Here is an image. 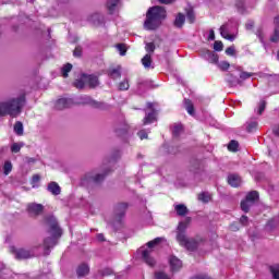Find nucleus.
<instances>
[{
	"label": "nucleus",
	"instance_id": "57",
	"mask_svg": "<svg viewBox=\"0 0 279 279\" xmlns=\"http://www.w3.org/2000/svg\"><path fill=\"white\" fill-rule=\"evenodd\" d=\"M38 182H40V177L38 174H34L32 178L33 189H36V184H38Z\"/></svg>",
	"mask_w": 279,
	"mask_h": 279
},
{
	"label": "nucleus",
	"instance_id": "58",
	"mask_svg": "<svg viewBox=\"0 0 279 279\" xmlns=\"http://www.w3.org/2000/svg\"><path fill=\"white\" fill-rule=\"evenodd\" d=\"M74 58H82V47L77 46L73 51Z\"/></svg>",
	"mask_w": 279,
	"mask_h": 279
},
{
	"label": "nucleus",
	"instance_id": "6",
	"mask_svg": "<svg viewBox=\"0 0 279 279\" xmlns=\"http://www.w3.org/2000/svg\"><path fill=\"white\" fill-rule=\"evenodd\" d=\"M74 104L83 105V106H92L93 108L104 109L106 108V104L99 102L97 100H93L90 96H78L74 98Z\"/></svg>",
	"mask_w": 279,
	"mask_h": 279
},
{
	"label": "nucleus",
	"instance_id": "24",
	"mask_svg": "<svg viewBox=\"0 0 279 279\" xmlns=\"http://www.w3.org/2000/svg\"><path fill=\"white\" fill-rule=\"evenodd\" d=\"M174 210L179 217H186L189 215V208L184 204L174 205Z\"/></svg>",
	"mask_w": 279,
	"mask_h": 279
},
{
	"label": "nucleus",
	"instance_id": "13",
	"mask_svg": "<svg viewBox=\"0 0 279 279\" xmlns=\"http://www.w3.org/2000/svg\"><path fill=\"white\" fill-rule=\"evenodd\" d=\"M202 58L210 64H217V62H219V54H217L215 51L205 50L202 52Z\"/></svg>",
	"mask_w": 279,
	"mask_h": 279
},
{
	"label": "nucleus",
	"instance_id": "5",
	"mask_svg": "<svg viewBox=\"0 0 279 279\" xmlns=\"http://www.w3.org/2000/svg\"><path fill=\"white\" fill-rule=\"evenodd\" d=\"M239 33V20L230 19L226 24L220 26V36L230 43H234Z\"/></svg>",
	"mask_w": 279,
	"mask_h": 279
},
{
	"label": "nucleus",
	"instance_id": "16",
	"mask_svg": "<svg viewBox=\"0 0 279 279\" xmlns=\"http://www.w3.org/2000/svg\"><path fill=\"white\" fill-rule=\"evenodd\" d=\"M119 3H121V0H107V10L109 14H117V12H119Z\"/></svg>",
	"mask_w": 279,
	"mask_h": 279
},
{
	"label": "nucleus",
	"instance_id": "14",
	"mask_svg": "<svg viewBox=\"0 0 279 279\" xmlns=\"http://www.w3.org/2000/svg\"><path fill=\"white\" fill-rule=\"evenodd\" d=\"M83 78L86 81L89 88H97V86H99V77L96 75L83 73Z\"/></svg>",
	"mask_w": 279,
	"mask_h": 279
},
{
	"label": "nucleus",
	"instance_id": "46",
	"mask_svg": "<svg viewBox=\"0 0 279 279\" xmlns=\"http://www.w3.org/2000/svg\"><path fill=\"white\" fill-rule=\"evenodd\" d=\"M182 133V124H177L172 129V136L178 137Z\"/></svg>",
	"mask_w": 279,
	"mask_h": 279
},
{
	"label": "nucleus",
	"instance_id": "15",
	"mask_svg": "<svg viewBox=\"0 0 279 279\" xmlns=\"http://www.w3.org/2000/svg\"><path fill=\"white\" fill-rule=\"evenodd\" d=\"M245 130L250 134L256 132L258 130V118H251L246 123H245Z\"/></svg>",
	"mask_w": 279,
	"mask_h": 279
},
{
	"label": "nucleus",
	"instance_id": "44",
	"mask_svg": "<svg viewBox=\"0 0 279 279\" xmlns=\"http://www.w3.org/2000/svg\"><path fill=\"white\" fill-rule=\"evenodd\" d=\"M11 172H12V162L5 161L3 166V173L4 175H10Z\"/></svg>",
	"mask_w": 279,
	"mask_h": 279
},
{
	"label": "nucleus",
	"instance_id": "40",
	"mask_svg": "<svg viewBox=\"0 0 279 279\" xmlns=\"http://www.w3.org/2000/svg\"><path fill=\"white\" fill-rule=\"evenodd\" d=\"M14 132L17 136H23V132H24L23 122H21V121L15 122Z\"/></svg>",
	"mask_w": 279,
	"mask_h": 279
},
{
	"label": "nucleus",
	"instance_id": "21",
	"mask_svg": "<svg viewBox=\"0 0 279 279\" xmlns=\"http://www.w3.org/2000/svg\"><path fill=\"white\" fill-rule=\"evenodd\" d=\"M142 258L149 267H154V265H156V259L149 256V250L142 251Z\"/></svg>",
	"mask_w": 279,
	"mask_h": 279
},
{
	"label": "nucleus",
	"instance_id": "12",
	"mask_svg": "<svg viewBox=\"0 0 279 279\" xmlns=\"http://www.w3.org/2000/svg\"><path fill=\"white\" fill-rule=\"evenodd\" d=\"M170 271L175 274L182 269V262L175 255L169 257Z\"/></svg>",
	"mask_w": 279,
	"mask_h": 279
},
{
	"label": "nucleus",
	"instance_id": "19",
	"mask_svg": "<svg viewBox=\"0 0 279 279\" xmlns=\"http://www.w3.org/2000/svg\"><path fill=\"white\" fill-rule=\"evenodd\" d=\"M184 23H186V15L178 13L173 22L174 27H177V29H182V27H184Z\"/></svg>",
	"mask_w": 279,
	"mask_h": 279
},
{
	"label": "nucleus",
	"instance_id": "41",
	"mask_svg": "<svg viewBox=\"0 0 279 279\" xmlns=\"http://www.w3.org/2000/svg\"><path fill=\"white\" fill-rule=\"evenodd\" d=\"M150 87H151L150 81L144 80L137 83V90H141L142 88H150Z\"/></svg>",
	"mask_w": 279,
	"mask_h": 279
},
{
	"label": "nucleus",
	"instance_id": "22",
	"mask_svg": "<svg viewBox=\"0 0 279 279\" xmlns=\"http://www.w3.org/2000/svg\"><path fill=\"white\" fill-rule=\"evenodd\" d=\"M90 21L92 23H94V25L99 26V25H106V19L104 17L102 14L99 13H95L90 16Z\"/></svg>",
	"mask_w": 279,
	"mask_h": 279
},
{
	"label": "nucleus",
	"instance_id": "50",
	"mask_svg": "<svg viewBox=\"0 0 279 279\" xmlns=\"http://www.w3.org/2000/svg\"><path fill=\"white\" fill-rule=\"evenodd\" d=\"M155 279H171V277L163 271H157L155 272Z\"/></svg>",
	"mask_w": 279,
	"mask_h": 279
},
{
	"label": "nucleus",
	"instance_id": "7",
	"mask_svg": "<svg viewBox=\"0 0 279 279\" xmlns=\"http://www.w3.org/2000/svg\"><path fill=\"white\" fill-rule=\"evenodd\" d=\"M130 204L128 203H118L113 206V217L118 223H121L125 219V213H128Z\"/></svg>",
	"mask_w": 279,
	"mask_h": 279
},
{
	"label": "nucleus",
	"instance_id": "31",
	"mask_svg": "<svg viewBox=\"0 0 279 279\" xmlns=\"http://www.w3.org/2000/svg\"><path fill=\"white\" fill-rule=\"evenodd\" d=\"M269 271L272 276V279H279V264L270 265Z\"/></svg>",
	"mask_w": 279,
	"mask_h": 279
},
{
	"label": "nucleus",
	"instance_id": "33",
	"mask_svg": "<svg viewBox=\"0 0 279 279\" xmlns=\"http://www.w3.org/2000/svg\"><path fill=\"white\" fill-rule=\"evenodd\" d=\"M73 70V64L66 63L61 68V75L63 77H69V73Z\"/></svg>",
	"mask_w": 279,
	"mask_h": 279
},
{
	"label": "nucleus",
	"instance_id": "2",
	"mask_svg": "<svg viewBox=\"0 0 279 279\" xmlns=\"http://www.w3.org/2000/svg\"><path fill=\"white\" fill-rule=\"evenodd\" d=\"M167 19V10L163 7L155 5L148 9L146 13V20L144 22L145 29L154 32L158 29L162 24V21Z\"/></svg>",
	"mask_w": 279,
	"mask_h": 279
},
{
	"label": "nucleus",
	"instance_id": "1",
	"mask_svg": "<svg viewBox=\"0 0 279 279\" xmlns=\"http://www.w3.org/2000/svg\"><path fill=\"white\" fill-rule=\"evenodd\" d=\"M46 223L49 227L48 234L51 236L44 240V253L46 256H49L52 247L58 245V239L62 236V228H60V225H58V219H56L53 216L46 217Z\"/></svg>",
	"mask_w": 279,
	"mask_h": 279
},
{
	"label": "nucleus",
	"instance_id": "37",
	"mask_svg": "<svg viewBox=\"0 0 279 279\" xmlns=\"http://www.w3.org/2000/svg\"><path fill=\"white\" fill-rule=\"evenodd\" d=\"M162 241H165V238H155L153 241L147 242L146 245L151 250L153 247H156V245H160Z\"/></svg>",
	"mask_w": 279,
	"mask_h": 279
},
{
	"label": "nucleus",
	"instance_id": "43",
	"mask_svg": "<svg viewBox=\"0 0 279 279\" xmlns=\"http://www.w3.org/2000/svg\"><path fill=\"white\" fill-rule=\"evenodd\" d=\"M229 151H239V142L232 140L228 145Z\"/></svg>",
	"mask_w": 279,
	"mask_h": 279
},
{
	"label": "nucleus",
	"instance_id": "39",
	"mask_svg": "<svg viewBox=\"0 0 279 279\" xmlns=\"http://www.w3.org/2000/svg\"><path fill=\"white\" fill-rule=\"evenodd\" d=\"M216 65L220 71H228L230 69V62L228 61H217Z\"/></svg>",
	"mask_w": 279,
	"mask_h": 279
},
{
	"label": "nucleus",
	"instance_id": "38",
	"mask_svg": "<svg viewBox=\"0 0 279 279\" xmlns=\"http://www.w3.org/2000/svg\"><path fill=\"white\" fill-rule=\"evenodd\" d=\"M25 147V143L20 142V143H13L11 145V151L12 154H19V151H21V148Z\"/></svg>",
	"mask_w": 279,
	"mask_h": 279
},
{
	"label": "nucleus",
	"instance_id": "59",
	"mask_svg": "<svg viewBox=\"0 0 279 279\" xmlns=\"http://www.w3.org/2000/svg\"><path fill=\"white\" fill-rule=\"evenodd\" d=\"M112 268H105L101 270V276H112Z\"/></svg>",
	"mask_w": 279,
	"mask_h": 279
},
{
	"label": "nucleus",
	"instance_id": "55",
	"mask_svg": "<svg viewBox=\"0 0 279 279\" xmlns=\"http://www.w3.org/2000/svg\"><path fill=\"white\" fill-rule=\"evenodd\" d=\"M148 134L149 132H147L146 130H141L137 133V136L141 138V141H145V138H148Z\"/></svg>",
	"mask_w": 279,
	"mask_h": 279
},
{
	"label": "nucleus",
	"instance_id": "27",
	"mask_svg": "<svg viewBox=\"0 0 279 279\" xmlns=\"http://www.w3.org/2000/svg\"><path fill=\"white\" fill-rule=\"evenodd\" d=\"M184 106L187 114L195 117V107L193 106V101H191V99L184 98Z\"/></svg>",
	"mask_w": 279,
	"mask_h": 279
},
{
	"label": "nucleus",
	"instance_id": "64",
	"mask_svg": "<svg viewBox=\"0 0 279 279\" xmlns=\"http://www.w3.org/2000/svg\"><path fill=\"white\" fill-rule=\"evenodd\" d=\"M208 40H215V31L209 29Z\"/></svg>",
	"mask_w": 279,
	"mask_h": 279
},
{
	"label": "nucleus",
	"instance_id": "62",
	"mask_svg": "<svg viewBox=\"0 0 279 279\" xmlns=\"http://www.w3.org/2000/svg\"><path fill=\"white\" fill-rule=\"evenodd\" d=\"M274 26H275V29H279V15H277V16L274 19Z\"/></svg>",
	"mask_w": 279,
	"mask_h": 279
},
{
	"label": "nucleus",
	"instance_id": "61",
	"mask_svg": "<svg viewBox=\"0 0 279 279\" xmlns=\"http://www.w3.org/2000/svg\"><path fill=\"white\" fill-rule=\"evenodd\" d=\"M230 230L232 232H239V230H240L239 223H236V222L231 223L230 225Z\"/></svg>",
	"mask_w": 279,
	"mask_h": 279
},
{
	"label": "nucleus",
	"instance_id": "29",
	"mask_svg": "<svg viewBox=\"0 0 279 279\" xmlns=\"http://www.w3.org/2000/svg\"><path fill=\"white\" fill-rule=\"evenodd\" d=\"M265 108H267V101L260 100L257 105V108L254 110L255 114H258V117H260V114L265 112Z\"/></svg>",
	"mask_w": 279,
	"mask_h": 279
},
{
	"label": "nucleus",
	"instance_id": "30",
	"mask_svg": "<svg viewBox=\"0 0 279 279\" xmlns=\"http://www.w3.org/2000/svg\"><path fill=\"white\" fill-rule=\"evenodd\" d=\"M258 197L259 195L257 191H251L246 194L245 199L254 204V202L258 201Z\"/></svg>",
	"mask_w": 279,
	"mask_h": 279
},
{
	"label": "nucleus",
	"instance_id": "56",
	"mask_svg": "<svg viewBox=\"0 0 279 279\" xmlns=\"http://www.w3.org/2000/svg\"><path fill=\"white\" fill-rule=\"evenodd\" d=\"M214 49H215L216 51H223V43H221V41H215V43H214Z\"/></svg>",
	"mask_w": 279,
	"mask_h": 279
},
{
	"label": "nucleus",
	"instance_id": "63",
	"mask_svg": "<svg viewBox=\"0 0 279 279\" xmlns=\"http://www.w3.org/2000/svg\"><path fill=\"white\" fill-rule=\"evenodd\" d=\"M272 134H275V136H279V124L272 128Z\"/></svg>",
	"mask_w": 279,
	"mask_h": 279
},
{
	"label": "nucleus",
	"instance_id": "28",
	"mask_svg": "<svg viewBox=\"0 0 279 279\" xmlns=\"http://www.w3.org/2000/svg\"><path fill=\"white\" fill-rule=\"evenodd\" d=\"M227 82H228L229 86H231V87L239 86V84H241V80L238 78V76H234V74H232V73L228 74Z\"/></svg>",
	"mask_w": 279,
	"mask_h": 279
},
{
	"label": "nucleus",
	"instance_id": "49",
	"mask_svg": "<svg viewBox=\"0 0 279 279\" xmlns=\"http://www.w3.org/2000/svg\"><path fill=\"white\" fill-rule=\"evenodd\" d=\"M116 47L120 56H125V53H128V48H125L124 44H118Z\"/></svg>",
	"mask_w": 279,
	"mask_h": 279
},
{
	"label": "nucleus",
	"instance_id": "51",
	"mask_svg": "<svg viewBox=\"0 0 279 279\" xmlns=\"http://www.w3.org/2000/svg\"><path fill=\"white\" fill-rule=\"evenodd\" d=\"M186 17L190 23H195V12L192 9L186 12Z\"/></svg>",
	"mask_w": 279,
	"mask_h": 279
},
{
	"label": "nucleus",
	"instance_id": "8",
	"mask_svg": "<svg viewBox=\"0 0 279 279\" xmlns=\"http://www.w3.org/2000/svg\"><path fill=\"white\" fill-rule=\"evenodd\" d=\"M106 175H108V172L96 175H93V173H87L81 180V184L82 186H88V184H101V182H104V180L106 179Z\"/></svg>",
	"mask_w": 279,
	"mask_h": 279
},
{
	"label": "nucleus",
	"instance_id": "20",
	"mask_svg": "<svg viewBox=\"0 0 279 279\" xmlns=\"http://www.w3.org/2000/svg\"><path fill=\"white\" fill-rule=\"evenodd\" d=\"M228 184H230V186H233V189L241 186V177H239V174H229Z\"/></svg>",
	"mask_w": 279,
	"mask_h": 279
},
{
	"label": "nucleus",
	"instance_id": "10",
	"mask_svg": "<svg viewBox=\"0 0 279 279\" xmlns=\"http://www.w3.org/2000/svg\"><path fill=\"white\" fill-rule=\"evenodd\" d=\"M71 106H75L74 98L63 97L58 99L54 104L56 110H64L66 108H71Z\"/></svg>",
	"mask_w": 279,
	"mask_h": 279
},
{
	"label": "nucleus",
	"instance_id": "52",
	"mask_svg": "<svg viewBox=\"0 0 279 279\" xmlns=\"http://www.w3.org/2000/svg\"><path fill=\"white\" fill-rule=\"evenodd\" d=\"M226 53L227 56H231L232 58H234L236 56V49L234 48V46H230L226 49Z\"/></svg>",
	"mask_w": 279,
	"mask_h": 279
},
{
	"label": "nucleus",
	"instance_id": "53",
	"mask_svg": "<svg viewBox=\"0 0 279 279\" xmlns=\"http://www.w3.org/2000/svg\"><path fill=\"white\" fill-rule=\"evenodd\" d=\"M116 134L118 136H125L128 134V125H125L124 128L122 129H117L116 130Z\"/></svg>",
	"mask_w": 279,
	"mask_h": 279
},
{
	"label": "nucleus",
	"instance_id": "45",
	"mask_svg": "<svg viewBox=\"0 0 279 279\" xmlns=\"http://www.w3.org/2000/svg\"><path fill=\"white\" fill-rule=\"evenodd\" d=\"M198 199L199 202H204L205 204H207V202H210V194H208L207 192H203L198 195Z\"/></svg>",
	"mask_w": 279,
	"mask_h": 279
},
{
	"label": "nucleus",
	"instance_id": "54",
	"mask_svg": "<svg viewBox=\"0 0 279 279\" xmlns=\"http://www.w3.org/2000/svg\"><path fill=\"white\" fill-rule=\"evenodd\" d=\"M250 77H254V73H250V72H241L240 73V80H250Z\"/></svg>",
	"mask_w": 279,
	"mask_h": 279
},
{
	"label": "nucleus",
	"instance_id": "32",
	"mask_svg": "<svg viewBox=\"0 0 279 279\" xmlns=\"http://www.w3.org/2000/svg\"><path fill=\"white\" fill-rule=\"evenodd\" d=\"M108 75L111 80H119V77H121V68L109 70Z\"/></svg>",
	"mask_w": 279,
	"mask_h": 279
},
{
	"label": "nucleus",
	"instance_id": "60",
	"mask_svg": "<svg viewBox=\"0 0 279 279\" xmlns=\"http://www.w3.org/2000/svg\"><path fill=\"white\" fill-rule=\"evenodd\" d=\"M240 223L241 226H247V223H250V218H247V216H242L240 218Z\"/></svg>",
	"mask_w": 279,
	"mask_h": 279
},
{
	"label": "nucleus",
	"instance_id": "9",
	"mask_svg": "<svg viewBox=\"0 0 279 279\" xmlns=\"http://www.w3.org/2000/svg\"><path fill=\"white\" fill-rule=\"evenodd\" d=\"M146 108L150 111L146 112V116L144 118V125H149L150 123H154V121H156L158 117V109H156V104L154 102H147Z\"/></svg>",
	"mask_w": 279,
	"mask_h": 279
},
{
	"label": "nucleus",
	"instance_id": "34",
	"mask_svg": "<svg viewBox=\"0 0 279 279\" xmlns=\"http://www.w3.org/2000/svg\"><path fill=\"white\" fill-rule=\"evenodd\" d=\"M86 80H84V74H81V77L74 82L75 88H78V90H82L84 86H86Z\"/></svg>",
	"mask_w": 279,
	"mask_h": 279
},
{
	"label": "nucleus",
	"instance_id": "47",
	"mask_svg": "<svg viewBox=\"0 0 279 279\" xmlns=\"http://www.w3.org/2000/svg\"><path fill=\"white\" fill-rule=\"evenodd\" d=\"M145 50L150 56V53H154V51H156V45L154 43H147L145 46Z\"/></svg>",
	"mask_w": 279,
	"mask_h": 279
},
{
	"label": "nucleus",
	"instance_id": "26",
	"mask_svg": "<svg viewBox=\"0 0 279 279\" xmlns=\"http://www.w3.org/2000/svg\"><path fill=\"white\" fill-rule=\"evenodd\" d=\"M89 271H90V268L86 264L80 265L76 269V274L78 278H84V276H88Z\"/></svg>",
	"mask_w": 279,
	"mask_h": 279
},
{
	"label": "nucleus",
	"instance_id": "3",
	"mask_svg": "<svg viewBox=\"0 0 279 279\" xmlns=\"http://www.w3.org/2000/svg\"><path fill=\"white\" fill-rule=\"evenodd\" d=\"M25 95H21L17 98H12L7 102H0V117L10 114L13 119L21 114L23 107L25 106Z\"/></svg>",
	"mask_w": 279,
	"mask_h": 279
},
{
	"label": "nucleus",
	"instance_id": "23",
	"mask_svg": "<svg viewBox=\"0 0 279 279\" xmlns=\"http://www.w3.org/2000/svg\"><path fill=\"white\" fill-rule=\"evenodd\" d=\"M278 226H279V216H276L267 222L265 228L268 232H274V230H276Z\"/></svg>",
	"mask_w": 279,
	"mask_h": 279
},
{
	"label": "nucleus",
	"instance_id": "42",
	"mask_svg": "<svg viewBox=\"0 0 279 279\" xmlns=\"http://www.w3.org/2000/svg\"><path fill=\"white\" fill-rule=\"evenodd\" d=\"M130 89V81L124 78L122 82L119 83V90H129Z\"/></svg>",
	"mask_w": 279,
	"mask_h": 279
},
{
	"label": "nucleus",
	"instance_id": "4",
	"mask_svg": "<svg viewBox=\"0 0 279 279\" xmlns=\"http://www.w3.org/2000/svg\"><path fill=\"white\" fill-rule=\"evenodd\" d=\"M177 242L181 247L187 250V252H195V250H197L199 245L195 239L186 236L185 222H179V226L177 228Z\"/></svg>",
	"mask_w": 279,
	"mask_h": 279
},
{
	"label": "nucleus",
	"instance_id": "11",
	"mask_svg": "<svg viewBox=\"0 0 279 279\" xmlns=\"http://www.w3.org/2000/svg\"><path fill=\"white\" fill-rule=\"evenodd\" d=\"M11 251L13 252V254H15V258H17V260L32 258L34 256V254L31 251H27L25 248L16 250V247L12 246Z\"/></svg>",
	"mask_w": 279,
	"mask_h": 279
},
{
	"label": "nucleus",
	"instance_id": "35",
	"mask_svg": "<svg viewBox=\"0 0 279 279\" xmlns=\"http://www.w3.org/2000/svg\"><path fill=\"white\" fill-rule=\"evenodd\" d=\"M254 204L247 201V198H244V201L241 202V210L243 213H250V208H252Z\"/></svg>",
	"mask_w": 279,
	"mask_h": 279
},
{
	"label": "nucleus",
	"instance_id": "25",
	"mask_svg": "<svg viewBox=\"0 0 279 279\" xmlns=\"http://www.w3.org/2000/svg\"><path fill=\"white\" fill-rule=\"evenodd\" d=\"M142 64L144 69H155L154 61H151V54L147 53L142 59Z\"/></svg>",
	"mask_w": 279,
	"mask_h": 279
},
{
	"label": "nucleus",
	"instance_id": "48",
	"mask_svg": "<svg viewBox=\"0 0 279 279\" xmlns=\"http://www.w3.org/2000/svg\"><path fill=\"white\" fill-rule=\"evenodd\" d=\"M270 43H279V28L274 29V34L270 36Z\"/></svg>",
	"mask_w": 279,
	"mask_h": 279
},
{
	"label": "nucleus",
	"instance_id": "17",
	"mask_svg": "<svg viewBox=\"0 0 279 279\" xmlns=\"http://www.w3.org/2000/svg\"><path fill=\"white\" fill-rule=\"evenodd\" d=\"M43 210H45V207L40 204H31L27 206L29 215H35V217H37V215H41Z\"/></svg>",
	"mask_w": 279,
	"mask_h": 279
},
{
	"label": "nucleus",
	"instance_id": "36",
	"mask_svg": "<svg viewBox=\"0 0 279 279\" xmlns=\"http://www.w3.org/2000/svg\"><path fill=\"white\" fill-rule=\"evenodd\" d=\"M235 8H236L238 12H240V14L247 13V10L245 9V2H243V0H238L235 2Z\"/></svg>",
	"mask_w": 279,
	"mask_h": 279
},
{
	"label": "nucleus",
	"instance_id": "18",
	"mask_svg": "<svg viewBox=\"0 0 279 279\" xmlns=\"http://www.w3.org/2000/svg\"><path fill=\"white\" fill-rule=\"evenodd\" d=\"M48 193H51V195H60L62 193V189L56 181H51L47 186Z\"/></svg>",
	"mask_w": 279,
	"mask_h": 279
}]
</instances>
